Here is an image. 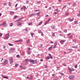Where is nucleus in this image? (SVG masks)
<instances>
[{"label":"nucleus","instance_id":"1","mask_svg":"<svg viewBox=\"0 0 80 80\" xmlns=\"http://www.w3.org/2000/svg\"><path fill=\"white\" fill-rule=\"evenodd\" d=\"M25 61L26 62H31L33 64H34V63H35V61L32 60V59H26L25 60Z\"/></svg>","mask_w":80,"mask_h":80},{"label":"nucleus","instance_id":"2","mask_svg":"<svg viewBox=\"0 0 80 80\" xmlns=\"http://www.w3.org/2000/svg\"><path fill=\"white\" fill-rule=\"evenodd\" d=\"M9 37H10V34H9L8 33L6 35V37H4V39H8V38H9Z\"/></svg>","mask_w":80,"mask_h":80},{"label":"nucleus","instance_id":"3","mask_svg":"<svg viewBox=\"0 0 80 80\" xmlns=\"http://www.w3.org/2000/svg\"><path fill=\"white\" fill-rule=\"evenodd\" d=\"M68 70H69V71L70 72H73L74 70V68H68Z\"/></svg>","mask_w":80,"mask_h":80},{"label":"nucleus","instance_id":"4","mask_svg":"<svg viewBox=\"0 0 80 80\" xmlns=\"http://www.w3.org/2000/svg\"><path fill=\"white\" fill-rule=\"evenodd\" d=\"M9 61L10 64H12V63H13V58H10Z\"/></svg>","mask_w":80,"mask_h":80},{"label":"nucleus","instance_id":"5","mask_svg":"<svg viewBox=\"0 0 80 80\" xmlns=\"http://www.w3.org/2000/svg\"><path fill=\"white\" fill-rule=\"evenodd\" d=\"M6 23H7V22H6V21H5L2 23V24L4 27H6L7 26V25Z\"/></svg>","mask_w":80,"mask_h":80},{"label":"nucleus","instance_id":"6","mask_svg":"<svg viewBox=\"0 0 80 80\" xmlns=\"http://www.w3.org/2000/svg\"><path fill=\"white\" fill-rule=\"evenodd\" d=\"M50 20H51V18H49L48 20V21H47L45 23V25H47V23H48V22H50Z\"/></svg>","mask_w":80,"mask_h":80},{"label":"nucleus","instance_id":"7","mask_svg":"<svg viewBox=\"0 0 80 80\" xmlns=\"http://www.w3.org/2000/svg\"><path fill=\"white\" fill-rule=\"evenodd\" d=\"M15 51V48H11L10 50V52H13V51Z\"/></svg>","mask_w":80,"mask_h":80},{"label":"nucleus","instance_id":"8","mask_svg":"<svg viewBox=\"0 0 80 80\" xmlns=\"http://www.w3.org/2000/svg\"><path fill=\"white\" fill-rule=\"evenodd\" d=\"M2 77L3 78H6V79H8V78L7 76L2 75Z\"/></svg>","mask_w":80,"mask_h":80},{"label":"nucleus","instance_id":"9","mask_svg":"<svg viewBox=\"0 0 80 80\" xmlns=\"http://www.w3.org/2000/svg\"><path fill=\"white\" fill-rule=\"evenodd\" d=\"M69 79H73L74 78V76H70L69 77Z\"/></svg>","mask_w":80,"mask_h":80},{"label":"nucleus","instance_id":"10","mask_svg":"<svg viewBox=\"0 0 80 80\" xmlns=\"http://www.w3.org/2000/svg\"><path fill=\"white\" fill-rule=\"evenodd\" d=\"M68 20L70 22H72V21H73V20H74V18H72V19L69 18L68 19Z\"/></svg>","mask_w":80,"mask_h":80},{"label":"nucleus","instance_id":"11","mask_svg":"<svg viewBox=\"0 0 80 80\" xmlns=\"http://www.w3.org/2000/svg\"><path fill=\"white\" fill-rule=\"evenodd\" d=\"M65 42V40H61L60 41V42L61 43H63L64 42Z\"/></svg>","mask_w":80,"mask_h":80},{"label":"nucleus","instance_id":"12","mask_svg":"<svg viewBox=\"0 0 80 80\" xmlns=\"http://www.w3.org/2000/svg\"><path fill=\"white\" fill-rule=\"evenodd\" d=\"M7 63H8V60H6L5 61L4 64L5 65H6V64H7Z\"/></svg>","mask_w":80,"mask_h":80},{"label":"nucleus","instance_id":"13","mask_svg":"<svg viewBox=\"0 0 80 80\" xmlns=\"http://www.w3.org/2000/svg\"><path fill=\"white\" fill-rule=\"evenodd\" d=\"M52 46H51L48 48V50H52Z\"/></svg>","mask_w":80,"mask_h":80},{"label":"nucleus","instance_id":"14","mask_svg":"<svg viewBox=\"0 0 80 80\" xmlns=\"http://www.w3.org/2000/svg\"><path fill=\"white\" fill-rule=\"evenodd\" d=\"M46 60H49L50 59V57H47L45 58Z\"/></svg>","mask_w":80,"mask_h":80},{"label":"nucleus","instance_id":"15","mask_svg":"<svg viewBox=\"0 0 80 80\" xmlns=\"http://www.w3.org/2000/svg\"><path fill=\"white\" fill-rule=\"evenodd\" d=\"M10 14H11V15H12L13 14H14V12H13V11L11 12L10 13Z\"/></svg>","mask_w":80,"mask_h":80},{"label":"nucleus","instance_id":"16","mask_svg":"<svg viewBox=\"0 0 80 80\" xmlns=\"http://www.w3.org/2000/svg\"><path fill=\"white\" fill-rule=\"evenodd\" d=\"M20 67L21 68H22V69H25V67L22 66H20Z\"/></svg>","mask_w":80,"mask_h":80},{"label":"nucleus","instance_id":"17","mask_svg":"<svg viewBox=\"0 0 80 80\" xmlns=\"http://www.w3.org/2000/svg\"><path fill=\"white\" fill-rule=\"evenodd\" d=\"M49 56H50V58H51V59H52V58H53V57H52V55H51V54H49Z\"/></svg>","mask_w":80,"mask_h":80},{"label":"nucleus","instance_id":"18","mask_svg":"<svg viewBox=\"0 0 80 80\" xmlns=\"http://www.w3.org/2000/svg\"><path fill=\"white\" fill-rule=\"evenodd\" d=\"M18 24L17 25V26H19L20 25H22V23H21L20 22H18Z\"/></svg>","mask_w":80,"mask_h":80},{"label":"nucleus","instance_id":"19","mask_svg":"<svg viewBox=\"0 0 80 80\" xmlns=\"http://www.w3.org/2000/svg\"><path fill=\"white\" fill-rule=\"evenodd\" d=\"M73 38V36L71 35L70 36H69V38Z\"/></svg>","mask_w":80,"mask_h":80},{"label":"nucleus","instance_id":"20","mask_svg":"<svg viewBox=\"0 0 80 80\" xmlns=\"http://www.w3.org/2000/svg\"><path fill=\"white\" fill-rule=\"evenodd\" d=\"M34 15H35V14H31L30 16V17H32V16H34Z\"/></svg>","mask_w":80,"mask_h":80},{"label":"nucleus","instance_id":"21","mask_svg":"<svg viewBox=\"0 0 80 80\" xmlns=\"http://www.w3.org/2000/svg\"><path fill=\"white\" fill-rule=\"evenodd\" d=\"M18 65H19V64L18 63H17L16 64V65H15V67H18Z\"/></svg>","mask_w":80,"mask_h":80},{"label":"nucleus","instance_id":"22","mask_svg":"<svg viewBox=\"0 0 80 80\" xmlns=\"http://www.w3.org/2000/svg\"><path fill=\"white\" fill-rule=\"evenodd\" d=\"M42 23H43V22L42 21H41V22H39L38 25H41V24H42Z\"/></svg>","mask_w":80,"mask_h":80},{"label":"nucleus","instance_id":"23","mask_svg":"<svg viewBox=\"0 0 80 80\" xmlns=\"http://www.w3.org/2000/svg\"><path fill=\"white\" fill-rule=\"evenodd\" d=\"M26 42L27 43H28L30 42V40L28 39L27 41Z\"/></svg>","mask_w":80,"mask_h":80},{"label":"nucleus","instance_id":"24","mask_svg":"<svg viewBox=\"0 0 80 80\" xmlns=\"http://www.w3.org/2000/svg\"><path fill=\"white\" fill-rule=\"evenodd\" d=\"M54 11H57L58 12H59L60 11H59V10H58V9H55Z\"/></svg>","mask_w":80,"mask_h":80},{"label":"nucleus","instance_id":"25","mask_svg":"<svg viewBox=\"0 0 80 80\" xmlns=\"http://www.w3.org/2000/svg\"><path fill=\"white\" fill-rule=\"evenodd\" d=\"M23 42V40L22 39L19 40V42Z\"/></svg>","mask_w":80,"mask_h":80},{"label":"nucleus","instance_id":"26","mask_svg":"<svg viewBox=\"0 0 80 80\" xmlns=\"http://www.w3.org/2000/svg\"><path fill=\"white\" fill-rule=\"evenodd\" d=\"M37 15L39 16L40 15V12H39L36 14Z\"/></svg>","mask_w":80,"mask_h":80},{"label":"nucleus","instance_id":"27","mask_svg":"<svg viewBox=\"0 0 80 80\" xmlns=\"http://www.w3.org/2000/svg\"><path fill=\"white\" fill-rule=\"evenodd\" d=\"M22 8H23L24 9H25V8H26V7H25V6H23L22 7Z\"/></svg>","mask_w":80,"mask_h":80},{"label":"nucleus","instance_id":"28","mask_svg":"<svg viewBox=\"0 0 80 80\" xmlns=\"http://www.w3.org/2000/svg\"><path fill=\"white\" fill-rule=\"evenodd\" d=\"M58 80V78H56L54 79H53V80Z\"/></svg>","mask_w":80,"mask_h":80},{"label":"nucleus","instance_id":"29","mask_svg":"<svg viewBox=\"0 0 80 80\" xmlns=\"http://www.w3.org/2000/svg\"><path fill=\"white\" fill-rule=\"evenodd\" d=\"M12 5V3H11V2H9V6H11Z\"/></svg>","mask_w":80,"mask_h":80},{"label":"nucleus","instance_id":"30","mask_svg":"<svg viewBox=\"0 0 80 80\" xmlns=\"http://www.w3.org/2000/svg\"><path fill=\"white\" fill-rule=\"evenodd\" d=\"M18 17V16H15L13 18L14 19L17 18Z\"/></svg>","mask_w":80,"mask_h":80},{"label":"nucleus","instance_id":"31","mask_svg":"<svg viewBox=\"0 0 80 80\" xmlns=\"http://www.w3.org/2000/svg\"><path fill=\"white\" fill-rule=\"evenodd\" d=\"M10 27H12V26H13V23H11L10 24Z\"/></svg>","mask_w":80,"mask_h":80},{"label":"nucleus","instance_id":"32","mask_svg":"<svg viewBox=\"0 0 80 80\" xmlns=\"http://www.w3.org/2000/svg\"><path fill=\"white\" fill-rule=\"evenodd\" d=\"M31 35L32 36V37H33V36L34 35V33H31Z\"/></svg>","mask_w":80,"mask_h":80},{"label":"nucleus","instance_id":"33","mask_svg":"<svg viewBox=\"0 0 80 80\" xmlns=\"http://www.w3.org/2000/svg\"><path fill=\"white\" fill-rule=\"evenodd\" d=\"M9 45L10 46H13V44L10 43H9Z\"/></svg>","mask_w":80,"mask_h":80},{"label":"nucleus","instance_id":"34","mask_svg":"<svg viewBox=\"0 0 80 80\" xmlns=\"http://www.w3.org/2000/svg\"><path fill=\"white\" fill-rule=\"evenodd\" d=\"M65 15L67 16V15H69V13H66Z\"/></svg>","mask_w":80,"mask_h":80},{"label":"nucleus","instance_id":"35","mask_svg":"<svg viewBox=\"0 0 80 80\" xmlns=\"http://www.w3.org/2000/svg\"><path fill=\"white\" fill-rule=\"evenodd\" d=\"M78 17H80V11H79V14H78Z\"/></svg>","mask_w":80,"mask_h":80},{"label":"nucleus","instance_id":"36","mask_svg":"<svg viewBox=\"0 0 80 80\" xmlns=\"http://www.w3.org/2000/svg\"><path fill=\"white\" fill-rule=\"evenodd\" d=\"M66 7H67V6L66 5L63 7L62 9L65 8H66Z\"/></svg>","mask_w":80,"mask_h":80},{"label":"nucleus","instance_id":"37","mask_svg":"<svg viewBox=\"0 0 80 80\" xmlns=\"http://www.w3.org/2000/svg\"><path fill=\"white\" fill-rule=\"evenodd\" d=\"M77 65H76L75 66V68H77Z\"/></svg>","mask_w":80,"mask_h":80},{"label":"nucleus","instance_id":"38","mask_svg":"<svg viewBox=\"0 0 80 80\" xmlns=\"http://www.w3.org/2000/svg\"><path fill=\"white\" fill-rule=\"evenodd\" d=\"M57 42H55L54 43V46H57Z\"/></svg>","mask_w":80,"mask_h":80},{"label":"nucleus","instance_id":"39","mask_svg":"<svg viewBox=\"0 0 80 80\" xmlns=\"http://www.w3.org/2000/svg\"><path fill=\"white\" fill-rule=\"evenodd\" d=\"M32 22H31L30 23H29L28 24V25H32Z\"/></svg>","mask_w":80,"mask_h":80},{"label":"nucleus","instance_id":"40","mask_svg":"<svg viewBox=\"0 0 80 80\" xmlns=\"http://www.w3.org/2000/svg\"><path fill=\"white\" fill-rule=\"evenodd\" d=\"M7 3H5L4 4V5H7Z\"/></svg>","mask_w":80,"mask_h":80},{"label":"nucleus","instance_id":"41","mask_svg":"<svg viewBox=\"0 0 80 80\" xmlns=\"http://www.w3.org/2000/svg\"><path fill=\"white\" fill-rule=\"evenodd\" d=\"M62 65H63V66H66V64H65V63H63Z\"/></svg>","mask_w":80,"mask_h":80},{"label":"nucleus","instance_id":"42","mask_svg":"<svg viewBox=\"0 0 80 80\" xmlns=\"http://www.w3.org/2000/svg\"><path fill=\"white\" fill-rule=\"evenodd\" d=\"M31 53V52H28V55H29V54H30Z\"/></svg>","mask_w":80,"mask_h":80},{"label":"nucleus","instance_id":"43","mask_svg":"<svg viewBox=\"0 0 80 80\" xmlns=\"http://www.w3.org/2000/svg\"><path fill=\"white\" fill-rule=\"evenodd\" d=\"M77 21H75V24H77Z\"/></svg>","mask_w":80,"mask_h":80},{"label":"nucleus","instance_id":"44","mask_svg":"<svg viewBox=\"0 0 80 80\" xmlns=\"http://www.w3.org/2000/svg\"><path fill=\"white\" fill-rule=\"evenodd\" d=\"M16 57H17V58H19V55H17Z\"/></svg>","mask_w":80,"mask_h":80},{"label":"nucleus","instance_id":"45","mask_svg":"<svg viewBox=\"0 0 80 80\" xmlns=\"http://www.w3.org/2000/svg\"><path fill=\"white\" fill-rule=\"evenodd\" d=\"M60 74L62 75H64V74L63 73H60Z\"/></svg>","mask_w":80,"mask_h":80},{"label":"nucleus","instance_id":"46","mask_svg":"<svg viewBox=\"0 0 80 80\" xmlns=\"http://www.w3.org/2000/svg\"><path fill=\"white\" fill-rule=\"evenodd\" d=\"M52 36H53V37H55V34L53 33L52 34Z\"/></svg>","mask_w":80,"mask_h":80},{"label":"nucleus","instance_id":"47","mask_svg":"<svg viewBox=\"0 0 80 80\" xmlns=\"http://www.w3.org/2000/svg\"><path fill=\"white\" fill-rule=\"evenodd\" d=\"M18 5V4H16V5H15V7H17V5Z\"/></svg>","mask_w":80,"mask_h":80},{"label":"nucleus","instance_id":"48","mask_svg":"<svg viewBox=\"0 0 80 80\" xmlns=\"http://www.w3.org/2000/svg\"><path fill=\"white\" fill-rule=\"evenodd\" d=\"M2 36V33L0 34V37H1Z\"/></svg>","mask_w":80,"mask_h":80},{"label":"nucleus","instance_id":"49","mask_svg":"<svg viewBox=\"0 0 80 80\" xmlns=\"http://www.w3.org/2000/svg\"><path fill=\"white\" fill-rule=\"evenodd\" d=\"M41 2V1H38V3H40Z\"/></svg>","mask_w":80,"mask_h":80},{"label":"nucleus","instance_id":"50","mask_svg":"<svg viewBox=\"0 0 80 80\" xmlns=\"http://www.w3.org/2000/svg\"><path fill=\"white\" fill-rule=\"evenodd\" d=\"M15 42H19V40L15 41Z\"/></svg>","mask_w":80,"mask_h":80},{"label":"nucleus","instance_id":"51","mask_svg":"<svg viewBox=\"0 0 80 80\" xmlns=\"http://www.w3.org/2000/svg\"><path fill=\"white\" fill-rule=\"evenodd\" d=\"M52 77H55V74H52Z\"/></svg>","mask_w":80,"mask_h":80},{"label":"nucleus","instance_id":"52","mask_svg":"<svg viewBox=\"0 0 80 80\" xmlns=\"http://www.w3.org/2000/svg\"><path fill=\"white\" fill-rule=\"evenodd\" d=\"M56 46H54L53 47V48H56Z\"/></svg>","mask_w":80,"mask_h":80},{"label":"nucleus","instance_id":"53","mask_svg":"<svg viewBox=\"0 0 80 80\" xmlns=\"http://www.w3.org/2000/svg\"><path fill=\"white\" fill-rule=\"evenodd\" d=\"M28 2H29L28 1H26V3H28Z\"/></svg>","mask_w":80,"mask_h":80},{"label":"nucleus","instance_id":"54","mask_svg":"<svg viewBox=\"0 0 80 80\" xmlns=\"http://www.w3.org/2000/svg\"><path fill=\"white\" fill-rule=\"evenodd\" d=\"M39 33H42V31L40 30L39 31Z\"/></svg>","mask_w":80,"mask_h":80},{"label":"nucleus","instance_id":"55","mask_svg":"<svg viewBox=\"0 0 80 80\" xmlns=\"http://www.w3.org/2000/svg\"><path fill=\"white\" fill-rule=\"evenodd\" d=\"M43 59H41L40 60V61L41 62H43Z\"/></svg>","mask_w":80,"mask_h":80},{"label":"nucleus","instance_id":"56","mask_svg":"<svg viewBox=\"0 0 80 80\" xmlns=\"http://www.w3.org/2000/svg\"><path fill=\"white\" fill-rule=\"evenodd\" d=\"M41 35L42 36H43V33H42Z\"/></svg>","mask_w":80,"mask_h":80},{"label":"nucleus","instance_id":"57","mask_svg":"<svg viewBox=\"0 0 80 80\" xmlns=\"http://www.w3.org/2000/svg\"><path fill=\"white\" fill-rule=\"evenodd\" d=\"M53 43V42L52 41H51L50 42V43Z\"/></svg>","mask_w":80,"mask_h":80},{"label":"nucleus","instance_id":"58","mask_svg":"<svg viewBox=\"0 0 80 80\" xmlns=\"http://www.w3.org/2000/svg\"><path fill=\"white\" fill-rule=\"evenodd\" d=\"M38 11H39V10H36L35 11V12H38Z\"/></svg>","mask_w":80,"mask_h":80},{"label":"nucleus","instance_id":"59","mask_svg":"<svg viewBox=\"0 0 80 80\" xmlns=\"http://www.w3.org/2000/svg\"><path fill=\"white\" fill-rule=\"evenodd\" d=\"M54 14H57V12H55L54 13Z\"/></svg>","mask_w":80,"mask_h":80},{"label":"nucleus","instance_id":"60","mask_svg":"<svg viewBox=\"0 0 80 80\" xmlns=\"http://www.w3.org/2000/svg\"><path fill=\"white\" fill-rule=\"evenodd\" d=\"M2 25H3V23H2V24H0V26H2Z\"/></svg>","mask_w":80,"mask_h":80},{"label":"nucleus","instance_id":"61","mask_svg":"<svg viewBox=\"0 0 80 80\" xmlns=\"http://www.w3.org/2000/svg\"><path fill=\"white\" fill-rule=\"evenodd\" d=\"M4 60L3 58H2V59L1 62H2V60Z\"/></svg>","mask_w":80,"mask_h":80},{"label":"nucleus","instance_id":"62","mask_svg":"<svg viewBox=\"0 0 80 80\" xmlns=\"http://www.w3.org/2000/svg\"><path fill=\"white\" fill-rule=\"evenodd\" d=\"M78 47L77 46H76V47H73V48H77Z\"/></svg>","mask_w":80,"mask_h":80},{"label":"nucleus","instance_id":"63","mask_svg":"<svg viewBox=\"0 0 80 80\" xmlns=\"http://www.w3.org/2000/svg\"><path fill=\"white\" fill-rule=\"evenodd\" d=\"M28 50H30V48H28Z\"/></svg>","mask_w":80,"mask_h":80},{"label":"nucleus","instance_id":"64","mask_svg":"<svg viewBox=\"0 0 80 80\" xmlns=\"http://www.w3.org/2000/svg\"><path fill=\"white\" fill-rule=\"evenodd\" d=\"M51 9H52V8L51 7L49 8V10H51Z\"/></svg>","mask_w":80,"mask_h":80}]
</instances>
